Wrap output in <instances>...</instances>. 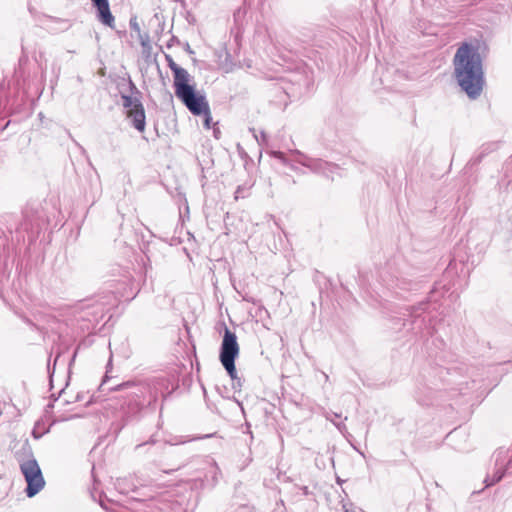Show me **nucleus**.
<instances>
[{
  "label": "nucleus",
  "mask_w": 512,
  "mask_h": 512,
  "mask_svg": "<svg viewBox=\"0 0 512 512\" xmlns=\"http://www.w3.org/2000/svg\"><path fill=\"white\" fill-rule=\"evenodd\" d=\"M190 81H183L175 86V95L187 109L193 114L200 116L202 113H207L209 104L204 95L199 94L193 85L189 84Z\"/></svg>",
  "instance_id": "nucleus-3"
},
{
  "label": "nucleus",
  "mask_w": 512,
  "mask_h": 512,
  "mask_svg": "<svg viewBox=\"0 0 512 512\" xmlns=\"http://www.w3.org/2000/svg\"><path fill=\"white\" fill-rule=\"evenodd\" d=\"M176 40V38L173 36L170 40V42L168 43V47L171 46V43H174V41Z\"/></svg>",
  "instance_id": "nucleus-20"
},
{
  "label": "nucleus",
  "mask_w": 512,
  "mask_h": 512,
  "mask_svg": "<svg viewBox=\"0 0 512 512\" xmlns=\"http://www.w3.org/2000/svg\"><path fill=\"white\" fill-rule=\"evenodd\" d=\"M202 115L204 116V126L209 129L212 120L210 107L208 108L207 113H202Z\"/></svg>",
  "instance_id": "nucleus-13"
},
{
  "label": "nucleus",
  "mask_w": 512,
  "mask_h": 512,
  "mask_svg": "<svg viewBox=\"0 0 512 512\" xmlns=\"http://www.w3.org/2000/svg\"><path fill=\"white\" fill-rule=\"evenodd\" d=\"M127 117L131 119L132 125L135 129L143 132L146 124L145 111L142 103L135 105V108H131L127 111Z\"/></svg>",
  "instance_id": "nucleus-6"
},
{
  "label": "nucleus",
  "mask_w": 512,
  "mask_h": 512,
  "mask_svg": "<svg viewBox=\"0 0 512 512\" xmlns=\"http://www.w3.org/2000/svg\"><path fill=\"white\" fill-rule=\"evenodd\" d=\"M20 470L27 483L26 495L31 498L38 494L45 486L41 469L36 459L32 458L20 464Z\"/></svg>",
  "instance_id": "nucleus-4"
},
{
  "label": "nucleus",
  "mask_w": 512,
  "mask_h": 512,
  "mask_svg": "<svg viewBox=\"0 0 512 512\" xmlns=\"http://www.w3.org/2000/svg\"><path fill=\"white\" fill-rule=\"evenodd\" d=\"M123 106L128 110L131 108H135V105L141 103L138 98H133L132 96L122 95Z\"/></svg>",
  "instance_id": "nucleus-11"
},
{
  "label": "nucleus",
  "mask_w": 512,
  "mask_h": 512,
  "mask_svg": "<svg viewBox=\"0 0 512 512\" xmlns=\"http://www.w3.org/2000/svg\"><path fill=\"white\" fill-rule=\"evenodd\" d=\"M130 27L132 30H134L140 34V26L135 19L130 20Z\"/></svg>",
  "instance_id": "nucleus-15"
},
{
  "label": "nucleus",
  "mask_w": 512,
  "mask_h": 512,
  "mask_svg": "<svg viewBox=\"0 0 512 512\" xmlns=\"http://www.w3.org/2000/svg\"><path fill=\"white\" fill-rule=\"evenodd\" d=\"M454 75L461 89L471 99L480 96L484 73L480 54L472 44L463 43L453 58Z\"/></svg>",
  "instance_id": "nucleus-1"
},
{
  "label": "nucleus",
  "mask_w": 512,
  "mask_h": 512,
  "mask_svg": "<svg viewBox=\"0 0 512 512\" xmlns=\"http://www.w3.org/2000/svg\"><path fill=\"white\" fill-rule=\"evenodd\" d=\"M132 385H133L132 382H124V383H122L120 385H117L116 387L111 388V390H114V391L123 390V389L128 388V387H130Z\"/></svg>",
  "instance_id": "nucleus-14"
},
{
  "label": "nucleus",
  "mask_w": 512,
  "mask_h": 512,
  "mask_svg": "<svg viewBox=\"0 0 512 512\" xmlns=\"http://www.w3.org/2000/svg\"><path fill=\"white\" fill-rule=\"evenodd\" d=\"M326 418H327L328 420H331L339 430H341L342 428H345V425H344V424L334 422V421H333V420H332L328 415H326Z\"/></svg>",
  "instance_id": "nucleus-18"
},
{
  "label": "nucleus",
  "mask_w": 512,
  "mask_h": 512,
  "mask_svg": "<svg viewBox=\"0 0 512 512\" xmlns=\"http://www.w3.org/2000/svg\"><path fill=\"white\" fill-rule=\"evenodd\" d=\"M266 135L264 132L261 133L260 139H265Z\"/></svg>",
  "instance_id": "nucleus-23"
},
{
  "label": "nucleus",
  "mask_w": 512,
  "mask_h": 512,
  "mask_svg": "<svg viewBox=\"0 0 512 512\" xmlns=\"http://www.w3.org/2000/svg\"><path fill=\"white\" fill-rule=\"evenodd\" d=\"M146 444H147V443L138 444V445L136 446V449H140L142 446H144V445H146Z\"/></svg>",
  "instance_id": "nucleus-21"
},
{
  "label": "nucleus",
  "mask_w": 512,
  "mask_h": 512,
  "mask_svg": "<svg viewBox=\"0 0 512 512\" xmlns=\"http://www.w3.org/2000/svg\"><path fill=\"white\" fill-rule=\"evenodd\" d=\"M334 418H339L340 417V414H337V413H334Z\"/></svg>",
  "instance_id": "nucleus-26"
},
{
  "label": "nucleus",
  "mask_w": 512,
  "mask_h": 512,
  "mask_svg": "<svg viewBox=\"0 0 512 512\" xmlns=\"http://www.w3.org/2000/svg\"><path fill=\"white\" fill-rule=\"evenodd\" d=\"M219 473H220V472H219V469H218V467L216 466V464L214 463V464H213V481H214V482H217V476H218V474H219Z\"/></svg>",
  "instance_id": "nucleus-17"
},
{
  "label": "nucleus",
  "mask_w": 512,
  "mask_h": 512,
  "mask_svg": "<svg viewBox=\"0 0 512 512\" xmlns=\"http://www.w3.org/2000/svg\"><path fill=\"white\" fill-rule=\"evenodd\" d=\"M239 355V345L235 333L225 327L221 347H220V362L227 371L228 375L233 381V388H240L242 386L241 379L237 377L235 359Z\"/></svg>",
  "instance_id": "nucleus-2"
},
{
  "label": "nucleus",
  "mask_w": 512,
  "mask_h": 512,
  "mask_svg": "<svg viewBox=\"0 0 512 512\" xmlns=\"http://www.w3.org/2000/svg\"><path fill=\"white\" fill-rule=\"evenodd\" d=\"M504 474H505V470H498L491 478L489 476H487L484 480V482L486 483V486L489 487L491 485H494L495 483H498L499 481L502 480V478L504 477Z\"/></svg>",
  "instance_id": "nucleus-9"
},
{
  "label": "nucleus",
  "mask_w": 512,
  "mask_h": 512,
  "mask_svg": "<svg viewBox=\"0 0 512 512\" xmlns=\"http://www.w3.org/2000/svg\"><path fill=\"white\" fill-rule=\"evenodd\" d=\"M139 37H140L141 45L143 47H146L149 42V36L147 34H145V35L139 34Z\"/></svg>",
  "instance_id": "nucleus-16"
},
{
  "label": "nucleus",
  "mask_w": 512,
  "mask_h": 512,
  "mask_svg": "<svg viewBox=\"0 0 512 512\" xmlns=\"http://www.w3.org/2000/svg\"><path fill=\"white\" fill-rule=\"evenodd\" d=\"M292 154L295 156V162L301 164L304 167H307L314 173L329 176L334 172V170L337 169L335 164L323 161L322 159L308 157L298 150L293 151Z\"/></svg>",
  "instance_id": "nucleus-5"
},
{
  "label": "nucleus",
  "mask_w": 512,
  "mask_h": 512,
  "mask_svg": "<svg viewBox=\"0 0 512 512\" xmlns=\"http://www.w3.org/2000/svg\"><path fill=\"white\" fill-rule=\"evenodd\" d=\"M250 186L240 185L235 191V199L246 198L249 195Z\"/></svg>",
  "instance_id": "nucleus-12"
},
{
  "label": "nucleus",
  "mask_w": 512,
  "mask_h": 512,
  "mask_svg": "<svg viewBox=\"0 0 512 512\" xmlns=\"http://www.w3.org/2000/svg\"><path fill=\"white\" fill-rule=\"evenodd\" d=\"M266 135L264 132L261 133L260 139H265Z\"/></svg>",
  "instance_id": "nucleus-24"
},
{
  "label": "nucleus",
  "mask_w": 512,
  "mask_h": 512,
  "mask_svg": "<svg viewBox=\"0 0 512 512\" xmlns=\"http://www.w3.org/2000/svg\"><path fill=\"white\" fill-rule=\"evenodd\" d=\"M165 59L167 61L168 67L171 69L174 75V87L183 81H190V74L188 71L180 66H178L171 55L165 54Z\"/></svg>",
  "instance_id": "nucleus-8"
},
{
  "label": "nucleus",
  "mask_w": 512,
  "mask_h": 512,
  "mask_svg": "<svg viewBox=\"0 0 512 512\" xmlns=\"http://www.w3.org/2000/svg\"><path fill=\"white\" fill-rule=\"evenodd\" d=\"M273 157L276 159H279L284 165L288 166L290 169H292L295 172H300L296 166H294L292 163H290L287 158L285 157V154L281 151H274Z\"/></svg>",
  "instance_id": "nucleus-10"
},
{
  "label": "nucleus",
  "mask_w": 512,
  "mask_h": 512,
  "mask_svg": "<svg viewBox=\"0 0 512 512\" xmlns=\"http://www.w3.org/2000/svg\"><path fill=\"white\" fill-rule=\"evenodd\" d=\"M130 86H131V88L136 89L135 85L131 81H130Z\"/></svg>",
  "instance_id": "nucleus-25"
},
{
  "label": "nucleus",
  "mask_w": 512,
  "mask_h": 512,
  "mask_svg": "<svg viewBox=\"0 0 512 512\" xmlns=\"http://www.w3.org/2000/svg\"><path fill=\"white\" fill-rule=\"evenodd\" d=\"M93 4L97 7L99 13V20L109 26H114V16L110 12L108 0H91Z\"/></svg>",
  "instance_id": "nucleus-7"
},
{
  "label": "nucleus",
  "mask_w": 512,
  "mask_h": 512,
  "mask_svg": "<svg viewBox=\"0 0 512 512\" xmlns=\"http://www.w3.org/2000/svg\"><path fill=\"white\" fill-rule=\"evenodd\" d=\"M213 434H206L204 436H201V437H198L197 439H205V438H209V437H212Z\"/></svg>",
  "instance_id": "nucleus-19"
},
{
  "label": "nucleus",
  "mask_w": 512,
  "mask_h": 512,
  "mask_svg": "<svg viewBox=\"0 0 512 512\" xmlns=\"http://www.w3.org/2000/svg\"><path fill=\"white\" fill-rule=\"evenodd\" d=\"M186 51L190 52V53H193V51L190 49V46L189 44H187V48H186Z\"/></svg>",
  "instance_id": "nucleus-22"
}]
</instances>
